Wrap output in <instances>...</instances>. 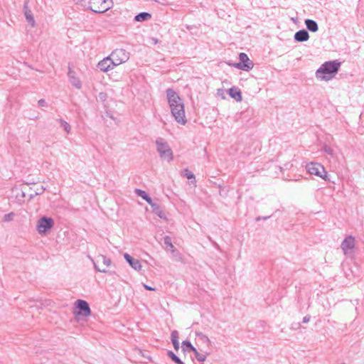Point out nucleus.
I'll use <instances>...</instances> for the list:
<instances>
[{"mask_svg": "<svg viewBox=\"0 0 364 364\" xmlns=\"http://www.w3.org/2000/svg\"><path fill=\"white\" fill-rule=\"evenodd\" d=\"M135 193L138 196H140L144 200H145L149 205H151L154 203L151 198L146 193V191L136 188L135 190Z\"/></svg>", "mask_w": 364, "mask_h": 364, "instance_id": "21", "label": "nucleus"}, {"mask_svg": "<svg viewBox=\"0 0 364 364\" xmlns=\"http://www.w3.org/2000/svg\"><path fill=\"white\" fill-rule=\"evenodd\" d=\"M309 321H310V316H306L303 318L302 322L306 323H308Z\"/></svg>", "mask_w": 364, "mask_h": 364, "instance_id": "35", "label": "nucleus"}, {"mask_svg": "<svg viewBox=\"0 0 364 364\" xmlns=\"http://www.w3.org/2000/svg\"><path fill=\"white\" fill-rule=\"evenodd\" d=\"M239 63L233 64L235 68L245 71H250L253 68L254 63L250 60L246 53H240L239 54Z\"/></svg>", "mask_w": 364, "mask_h": 364, "instance_id": "9", "label": "nucleus"}, {"mask_svg": "<svg viewBox=\"0 0 364 364\" xmlns=\"http://www.w3.org/2000/svg\"><path fill=\"white\" fill-rule=\"evenodd\" d=\"M115 67L116 65L109 55L104 58L97 64V68L104 73L108 72Z\"/></svg>", "mask_w": 364, "mask_h": 364, "instance_id": "10", "label": "nucleus"}, {"mask_svg": "<svg viewBox=\"0 0 364 364\" xmlns=\"http://www.w3.org/2000/svg\"><path fill=\"white\" fill-rule=\"evenodd\" d=\"M151 18V14L148 12H141L134 16V21L142 22L149 20Z\"/></svg>", "mask_w": 364, "mask_h": 364, "instance_id": "19", "label": "nucleus"}, {"mask_svg": "<svg viewBox=\"0 0 364 364\" xmlns=\"http://www.w3.org/2000/svg\"><path fill=\"white\" fill-rule=\"evenodd\" d=\"M60 124V126L63 128V129L68 134L70 132L71 127L70 125L62 119H58Z\"/></svg>", "mask_w": 364, "mask_h": 364, "instance_id": "27", "label": "nucleus"}, {"mask_svg": "<svg viewBox=\"0 0 364 364\" xmlns=\"http://www.w3.org/2000/svg\"><path fill=\"white\" fill-rule=\"evenodd\" d=\"M109 56L115 65L117 66L127 62L129 59V53L122 48L115 49L110 53Z\"/></svg>", "mask_w": 364, "mask_h": 364, "instance_id": "8", "label": "nucleus"}, {"mask_svg": "<svg viewBox=\"0 0 364 364\" xmlns=\"http://www.w3.org/2000/svg\"><path fill=\"white\" fill-rule=\"evenodd\" d=\"M14 216V213L13 212H11L8 214L4 215L3 220L4 222H10L13 220Z\"/></svg>", "mask_w": 364, "mask_h": 364, "instance_id": "31", "label": "nucleus"}, {"mask_svg": "<svg viewBox=\"0 0 364 364\" xmlns=\"http://www.w3.org/2000/svg\"><path fill=\"white\" fill-rule=\"evenodd\" d=\"M294 38L297 42H305L309 40V34L306 30L301 29L295 33Z\"/></svg>", "mask_w": 364, "mask_h": 364, "instance_id": "14", "label": "nucleus"}, {"mask_svg": "<svg viewBox=\"0 0 364 364\" xmlns=\"http://www.w3.org/2000/svg\"><path fill=\"white\" fill-rule=\"evenodd\" d=\"M168 356L176 364H184V363L171 350L167 352Z\"/></svg>", "mask_w": 364, "mask_h": 364, "instance_id": "25", "label": "nucleus"}, {"mask_svg": "<svg viewBox=\"0 0 364 364\" xmlns=\"http://www.w3.org/2000/svg\"><path fill=\"white\" fill-rule=\"evenodd\" d=\"M143 287H144L146 290H149V291H155V289H154V288H153V287H150V286H149V285H147V284H143Z\"/></svg>", "mask_w": 364, "mask_h": 364, "instance_id": "34", "label": "nucleus"}, {"mask_svg": "<svg viewBox=\"0 0 364 364\" xmlns=\"http://www.w3.org/2000/svg\"><path fill=\"white\" fill-rule=\"evenodd\" d=\"M230 96L235 99L237 102L242 101V93L241 91L236 87H232L228 90Z\"/></svg>", "mask_w": 364, "mask_h": 364, "instance_id": "16", "label": "nucleus"}, {"mask_svg": "<svg viewBox=\"0 0 364 364\" xmlns=\"http://www.w3.org/2000/svg\"><path fill=\"white\" fill-rule=\"evenodd\" d=\"M355 247V239L352 235L345 237L341 244V248L346 256L353 257L354 255V249Z\"/></svg>", "mask_w": 364, "mask_h": 364, "instance_id": "5", "label": "nucleus"}, {"mask_svg": "<svg viewBox=\"0 0 364 364\" xmlns=\"http://www.w3.org/2000/svg\"><path fill=\"white\" fill-rule=\"evenodd\" d=\"M269 218V216H268V217H263V218H260V217H259V218H257V220H261V219L267 220V219H268Z\"/></svg>", "mask_w": 364, "mask_h": 364, "instance_id": "36", "label": "nucleus"}, {"mask_svg": "<svg viewBox=\"0 0 364 364\" xmlns=\"http://www.w3.org/2000/svg\"><path fill=\"white\" fill-rule=\"evenodd\" d=\"M124 257L134 269L139 271L141 269V264L139 259H134L128 253H124Z\"/></svg>", "mask_w": 364, "mask_h": 364, "instance_id": "13", "label": "nucleus"}, {"mask_svg": "<svg viewBox=\"0 0 364 364\" xmlns=\"http://www.w3.org/2000/svg\"><path fill=\"white\" fill-rule=\"evenodd\" d=\"M322 150L328 156H331V158L335 159L337 158L336 153L335 152V150L330 146L327 144H324L322 147Z\"/></svg>", "mask_w": 364, "mask_h": 364, "instance_id": "23", "label": "nucleus"}, {"mask_svg": "<svg viewBox=\"0 0 364 364\" xmlns=\"http://www.w3.org/2000/svg\"><path fill=\"white\" fill-rule=\"evenodd\" d=\"M183 348L185 350H187L188 352L196 350V348L193 346V345L191 343L188 341H183L182 342Z\"/></svg>", "mask_w": 364, "mask_h": 364, "instance_id": "26", "label": "nucleus"}, {"mask_svg": "<svg viewBox=\"0 0 364 364\" xmlns=\"http://www.w3.org/2000/svg\"><path fill=\"white\" fill-rule=\"evenodd\" d=\"M54 225V220L46 216L41 217L37 222L36 230L41 235L46 234Z\"/></svg>", "mask_w": 364, "mask_h": 364, "instance_id": "7", "label": "nucleus"}, {"mask_svg": "<svg viewBox=\"0 0 364 364\" xmlns=\"http://www.w3.org/2000/svg\"><path fill=\"white\" fill-rule=\"evenodd\" d=\"M166 95L171 112L175 120L178 124L185 125L187 122V119L182 99L171 88L166 90Z\"/></svg>", "mask_w": 364, "mask_h": 364, "instance_id": "1", "label": "nucleus"}, {"mask_svg": "<svg viewBox=\"0 0 364 364\" xmlns=\"http://www.w3.org/2000/svg\"><path fill=\"white\" fill-rule=\"evenodd\" d=\"M196 336L201 338L205 343H207L208 344L210 343V341L208 338V337L206 335L203 334V333L196 332Z\"/></svg>", "mask_w": 364, "mask_h": 364, "instance_id": "30", "label": "nucleus"}, {"mask_svg": "<svg viewBox=\"0 0 364 364\" xmlns=\"http://www.w3.org/2000/svg\"><path fill=\"white\" fill-rule=\"evenodd\" d=\"M194 353L195 357L199 362H203L206 359V355L205 354L200 353L196 349V350H193Z\"/></svg>", "mask_w": 364, "mask_h": 364, "instance_id": "28", "label": "nucleus"}, {"mask_svg": "<svg viewBox=\"0 0 364 364\" xmlns=\"http://www.w3.org/2000/svg\"><path fill=\"white\" fill-rule=\"evenodd\" d=\"M307 171L311 174L318 176L325 181H328V174L323 165L316 162H310L306 164Z\"/></svg>", "mask_w": 364, "mask_h": 364, "instance_id": "4", "label": "nucleus"}, {"mask_svg": "<svg viewBox=\"0 0 364 364\" xmlns=\"http://www.w3.org/2000/svg\"><path fill=\"white\" fill-rule=\"evenodd\" d=\"M68 76L69 78V82L77 89H80L82 87V83L80 79L76 76V73L71 68H69Z\"/></svg>", "mask_w": 364, "mask_h": 364, "instance_id": "12", "label": "nucleus"}, {"mask_svg": "<svg viewBox=\"0 0 364 364\" xmlns=\"http://www.w3.org/2000/svg\"><path fill=\"white\" fill-rule=\"evenodd\" d=\"M341 66L337 60L327 61L323 63L316 72V77L323 80H329L336 74Z\"/></svg>", "mask_w": 364, "mask_h": 364, "instance_id": "2", "label": "nucleus"}, {"mask_svg": "<svg viewBox=\"0 0 364 364\" xmlns=\"http://www.w3.org/2000/svg\"><path fill=\"white\" fill-rule=\"evenodd\" d=\"M45 191V188L43 186H40L39 188H37L34 192H35V195L37 196V195H40L41 193H43Z\"/></svg>", "mask_w": 364, "mask_h": 364, "instance_id": "32", "label": "nucleus"}, {"mask_svg": "<svg viewBox=\"0 0 364 364\" xmlns=\"http://www.w3.org/2000/svg\"><path fill=\"white\" fill-rule=\"evenodd\" d=\"M76 307L80 310L79 314H82L85 316H90L91 310L88 303L82 299H77L75 302Z\"/></svg>", "mask_w": 364, "mask_h": 364, "instance_id": "11", "label": "nucleus"}, {"mask_svg": "<svg viewBox=\"0 0 364 364\" xmlns=\"http://www.w3.org/2000/svg\"><path fill=\"white\" fill-rule=\"evenodd\" d=\"M349 270H350V272H345L346 277L348 278L349 279H352V277H359L358 266L356 264H355L353 265V267H350L349 269Z\"/></svg>", "mask_w": 364, "mask_h": 364, "instance_id": "20", "label": "nucleus"}, {"mask_svg": "<svg viewBox=\"0 0 364 364\" xmlns=\"http://www.w3.org/2000/svg\"><path fill=\"white\" fill-rule=\"evenodd\" d=\"M38 104L40 107H47V102L43 99L39 100Z\"/></svg>", "mask_w": 364, "mask_h": 364, "instance_id": "33", "label": "nucleus"}, {"mask_svg": "<svg viewBox=\"0 0 364 364\" xmlns=\"http://www.w3.org/2000/svg\"><path fill=\"white\" fill-rule=\"evenodd\" d=\"M183 176L186 177L188 179H195L194 174L190 171L188 168H185L182 173Z\"/></svg>", "mask_w": 364, "mask_h": 364, "instance_id": "29", "label": "nucleus"}, {"mask_svg": "<svg viewBox=\"0 0 364 364\" xmlns=\"http://www.w3.org/2000/svg\"><path fill=\"white\" fill-rule=\"evenodd\" d=\"M105 96V94H104L102 92L100 93V97L101 99H102V97H104Z\"/></svg>", "mask_w": 364, "mask_h": 364, "instance_id": "37", "label": "nucleus"}, {"mask_svg": "<svg viewBox=\"0 0 364 364\" xmlns=\"http://www.w3.org/2000/svg\"><path fill=\"white\" fill-rule=\"evenodd\" d=\"M154 213H155L158 217L164 220H167V217L164 211L161 208L160 205L156 203H153L150 205Z\"/></svg>", "mask_w": 364, "mask_h": 364, "instance_id": "15", "label": "nucleus"}, {"mask_svg": "<svg viewBox=\"0 0 364 364\" xmlns=\"http://www.w3.org/2000/svg\"><path fill=\"white\" fill-rule=\"evenodd\" d=\"M23 11H24V15H25V17H26L27 21L31 26H34L35 20H34V18H33L31 11L28 7L27 3H25L23 5Z\"/></svg>", "mask_w": 364, "mask_h": 364, "instance_id": "17", "label": "nucleus"}, {"mask_svg": "<svg viewBox=\"0 0 364 364\" xmlns=\"http://www.w3.org/2000/svg\"><path fill=\"white\" fill-rule=\"evenodd\" d=\"M165 245L168 247V250H170L172 253L176 252L177 250L172 244L171 238L166 235L164 238Z\"/></svg>", "mask_w": 364, "mask_h": 364, "instance_id": "24", "label": "nucleus"}, {"mask_svg": "<svg viewBox=\"0 0 364 364\" xmlns=\"http://www.w3.org/2000/svg\"><path fill=\"white\" fill-rule=\"evenodd\" d=\"M171 339L173 343V348L176 350L179 349V341H178V332L177 331H173L171 334Z\"/></svg>", "mask_w": 364, "mask_h": 364, "instance_id": "22", "label": "nucleus"}, {"mask_svg": "<svg viewBox=\"0 0 364 364\" xmlns=\"http://www.w3.org/2000/svg\"><path fill=\"white\" fill-rule=\"evenodd\" d=\"M89 258L92 261L94 264L95 269L100 272L107 273V271L106 269L107 267H109L111 265V259L107 258L106 256L100 255H99L96 261H95L91 257L89 256Z\"/></svg>", "mask_w": 364, "mask_h": 364, "instance_id": "6", "label": "nucleus"}, {"mask_svg": "<svg viewBox=\"0 0 364 364\" xmlns=\"http://www.w3.org/2000/svg\"><path fill=\"white\" fill-rule=\"evenodd\" d=\"M305 25L306 28L311 32H316L318 30V23L312 19H306Z\"/></svg>", "mask_w": 364, "mask_h": 364, "instance_id": "18", "label": "nucleus"}, {"mask_svg": "<svg viewBox=\"0 0 364 364\" xmlns=\"http://www.w3.org/2000/svg\"><path fill=\"white\" fill-rule=\"evenodd\" d=\"M156 150L161 159L171 162L173 159V151L168 142L161 137L156 139Z\"/></svg>", "mask_w": 364, "mask_h": 364, "instance_id": "3", "label": "nucleus"}]
</instances>
